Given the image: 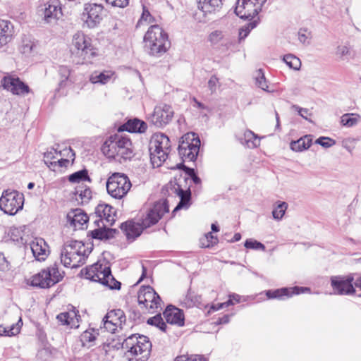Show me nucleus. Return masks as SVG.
<instances>
[{"instance_id":"obj_1","label":"nucleus","mask_w":361,"mask_h":361,"mask_svg":"<svg viewBox=\"0 0 361 361\" xmlns=\"http://www.w3.org/2000/svg\"><path fill=\"white\" fill-rule=\"evenodd\" d=\"M90 251L82 241H66L61 251V262L66 267L77 268L85 263Z\"/></svg>"},{"instance_id":"obj_2","label":"nucleus","mask_w":361,"mask_h":361,"mask_svg":"<svg viewBox=\"0 0 361 361\" xmlns=\"http://www.w3.org/2000/svg\"><path fill=\"white\" fill-rule=\"evenodd\" d=\"M102 151L109 158L130 159L133 156L130 139L119 134L111 135L103 144Z\"/></svg>"},{"instance_id":"obj_3","label":"nucleus","mask_w":361,"mask_h":361,"mask_svg":"<svg viewBox=\"0 0 361 361\" xmlns=\"http://www.w3.org/2000/svg\"><path fill=\"white\" fill-rule=\"evenodd\" d=\"M145 48L152 56L165 53L170 47L168 34L158 25H151L144 37Z\"/></svg>"},{"instance_id":"obj_4","label":"nucleus","mask_w":361,"mask_h":361,"mask_svg":"<svg viewBox=\"0 0 361 361\" xmlns=\"http://www.w3.org/2000/svg\"><path fill=\"white\" fill-rule=\"evenodd\" d=\"M171 148L170 140L164 133L154 134L149 143V155L154 167H159L166 160Z\"/></svg>"},{"instance_id":"obj_5","label":"nucleus","mask_w":361,"mask_h":361,"mask_svg":"<svg viewBox=\"0 0 361 361\" xmlns=\"http://www.w3.org/2000/svg\"><path fill=\"white\" fill-rule=\"evenodd\" d=\"M72 46L73 53L82 59L78 63H91V60L97 54V49L92 44L91 38L82 32H78L73 35Z\"/></svg>"},{"instance_id":"obj_6","label":"nucleus","mask_w":361,"mask_h":361,"mask_svg":"<svg viewBox=\"0 0 361 361\" xmlns=\"http://www.w3.org/2000/svg\"><path fill=\"white\" fill-rule=\"evenodd\" d=\"M132 184L129 178L123 173H114L106 183L109 195L115 199H122L130 190Z\"/></svg>"},{"instance_id":"obj_7","label":"nucleus","mask_w":361,"mask_h":361,"mask_svg":"<svg viewBox=\"0 0 361 361\" xmlns=\"http://www.w3.org/2000/svg\"><path fill=\"white\" fill-rule=\"evenodd\" d=\"M24 195L16 190H4L0 197V209L5 214L13 216L22 210L24 205Z\"/></svg>"},{"instance_id":"obj_8","label":"nucleus","mask_w":361,"mask_h":361,"mask_svg":"<svg viewBox=\"0 0 361 361\" xmlns=\"http://www.w3.org/2000/svg\"><path fill=\"white\" fill-rule=\"evenodd\" d=\"M181 139L178 150L183 161H195L200 151V139L195 133H186Z\"/></svg>"},{"instance_id":"obj_9","label":"nucleus","mask_w":361,"mask_h":361,"mask_svg":"<svg viewBox=\"0 0 361 361\" xmlns=\"http://www.w3.org/2000/svg\"><path fill=\"white\" fill-rule=\"evenodd\" d=\"M105 16L104 6L101 4L89 2L83 5L81 19L84 26L90 29L98 27Z\"/></svg>"},{"instance_id":"obj_10","label":"nucleus","mask_w":361,"mask_h":361,"mask_svg":"<svg viewBox=\"0 0 361 361\" xmlns=\"http://www.w3.org/2000/svg\"><path fill=\"white\" fill-rule=\"evenodd\" d=\"M169 212L167 200H160L154 202L152 207L147 209L139 219L142 226L146 229L157 224L163 216Z\"/></svg>"},{"instance_id":"obj_11","label":"nucleus","mask_w":361,"mask_h":361,"mask_svg":"<svg viewBox=\"0 0 361 361\" xmlns=\"http://www.w3.org/2000/svg\"><path fill=\"white\" fill-rule=\"evenodd\" d=\"M63 277V275L59 271L58 267L54 264L34 275L31 281V285L41 288H48L61 281Z\"/></svg>"},{"instance_id":"obj_12","label":"nucleus","mask_w":361,"mask_h":361,"mask_svg":"<svg viewBox=\"0 0 361 361\" xmlns=\"http://www.w3.org/2000/svg\"><path fill=\"white\" fill-rule=\"evenodd\" d=\"M267 0H238L234 8L235 14L241 19L252 20L262 11Z\"/></svg>"},{"instance_id":"obj_13","label":"nucleus","mask_w":361,"mask_h":361,"mask_svg":"<svg viewBox=\"0 0 361 361\" xmlns=\"http://www.w3.org/2000/svg\"><path fill=\"white\" fill-rule=\"evenodd\" d=\"M137 300L140 305H144L147 309L154 310L161 307V298L154 289L150 286H142L137 294Z\"/></svg>"},{"instance_id":"obj_14","label":"nucleus","mask_w":361,"mask_h":361,"mask_svg":"<svg viewBox=\"0 0 361 361\" xmlns=\"http://www.w3.org/2000/svg\"><path fill=\"white\" fill-rule=\"evenodd\" d=\"M354 278L352 275L333 276L331 277V286L334 293L340 295H348L355 293L353 286Z\"/></svg>"},{"instance_id":"obj_15","label":"nucleus","mask_w":361,"mask_h":361,"mask_svg":"<svg viewBox=\"0 0 361 361\" xmlns=\"http://www.w3.org/2000/svg\"><path fill=\"white\" fill-rule=\"evenodd\" d=\"M173 116V111L171 106L161 104L154 107V111L148 117V120L157 127L161 128L169 124Z\"/></svg>"},{"instance_id":"obj_16","label":"nucleus","mask_w":361,"mask_h":361,"mask_svg":"<svg viewBox=\"0 0 361 361\" xmlns=\"http://www.w3.org/2000/svg\"><path fill=\"white\" fill-rule=\"evenodd\" d=\"M310 291L309 288L294 286L292 288H281L277 289H269L260 293L265 294L267 298L269 300L276 299L279 300H283L286 298L292 297L293 295H299Z\"/></svg>"},{"instance_id":"obj_17","label":"nucleus","mask_w":361,"mask_h":361,"mask_svg":"<svg viewBox=\"0 0 361 361\" xmlns=\"http://www.w3.org/2000/svg\"><path fill=\"white\" fill-rule=\"evenodd\" d=\"M4 90L11 92L14 95H24L30 92V87L16 75H6L1 80Z\"/></svg>"},{"instance_id":"obj_18","label":"nucleus","mask_w":361,"mask_h":361,"mask_svg":"<svg viewBox=\"0 0 361 361\" xmlns=\"http://www.w3.org/2000/svg\"><path fill=\"white\" fill-rule=\"evenodd\" d=\"M107 268H110L109 262L104 259L102 262L98 261L90 267L82 269L80 274L86 279L99 283Z\"/></svg>"},{"instance_id":"obj_19","label":"nucleus","mask_w":361,"mask_h":361,"mask_svg":"<svg viewBox=\"0 0 361 361\" xmlns=\"http://www.w3.org/2000/svg\"><path fill=\"white\" fill-rule=\"evenodd\" d=\"M126 317L124 312L121 309L112 310L104 317V326L109 332L114 333L117 326L125 324Z\"/></svg>"},{"instance_id":"obj_20","label":"nucleus","mask_w":361,"mask_h":361,"mask_svg":"<svg viewBox=\"0 0 361 361\" xmlns=\"http://www.w3.org/2000/svg\"><path fill=\"white\" fill-rule=\"evenodd\" d=\"M212 46L221 51H228L233 44L234 40L221 30H214L209 35Z\"/></svg>"},{"instance_id":"obj_21","label":"nucleus","mask_w":361,"mask_h":361,"mask_svg":"<svg viewBox=\"0 0 361 361\" xmlns=\"http://www.w3.org/2000/svg\"><path fill=\"white\" fill-rule=\"evenodd\" d=\"M152 343L149 338L146 336H140V339L137 341L135 346H131L130 350H128L133 355H140V361H146L149 355L152 350Z\"/></svg>"},{"instance_id":"obj_22","label":"nucleus","mask_w":361,"mask_h":361,"mask_svg":"<svg viewBox=\"0 0 361 361\" xmlns=\"http://www.w3.org/2000/svg\"><path fill=\"white\" fill-rule=\"evenodd\" d=\"M167 187L171 190H173V192H176L180 197V202L172 212L173 214L181 209H187L189 207L191 199V192L190 190H184L178 183L176 182L173 183L171 181L169 183Z\"/></svg>"},{"instance_id":"obj_23","label":"nucleus","mask_w":361,"mask_h":361,"mask_svg":"<svg viewBox=\"0 0 361 361\" xmlns=\"http://www.w3.org/2000/svg\"><path fill=\"white\" fill-rule=\"evenodd\" d=\"M163 315L167 323L183 326L185 324V316L183 311L172 305H169L163 312Z\"/></svg>"},{"instance_id":"obj_24","label":"nucleus","mask_w":361,"mask_h":361,"mask_svg":"<svg viewBox=\"0 0 361 361\" xmlns=\"http://www.w3.org/2000/svg\"><path fill=\"white\" fill-rule=\"evenodd\" d=\"M62 16L61 4L59 0H49L44 9V20L47 23L56 21Z\"/></svg>"},{"instance_id":"obj_25","label":"nucleus","mask_w":361,"mask_h":361,"mask_svg":"<svg viewBox=\"0 0 361 361\" xmlns=\"http://www.w3.org/2000/svg\"><path fill=\"white\" fill-rule=\"evenodd\" d=\"M120 228L126 235V238L132 241L139 237L145 229L140 221L135 222L133 220L122 223L120 226Z\"/></svg>"},{"instance_id":"obj_26","label":"nucleus","mask_w":361,"mask_h":361,"mask_svg":"<svg viewBox=\"0 0 361 361\" xmlns=\"http://www.w3.org/2000/svg\"><path fill=\"white\" fill-rule=\"evenodd\" d=\"M67 220L75 230L84 229V226L88 222L89 217L83 210L77 208L72 209L67 214Z\"/></svg>"},{"instance_id":"obj_27","label":"nucleus","mask_w":361,"mask_h":361,"mask_svg":"<svg viewBox=\"0 0 361 361\" xmlns=\"http://www.w3.org/2000/svg\"><path fill=\"white\" fill-rule=\"evenodd\" d=\"M94 213L97 217L105 220L109 226H112L116 221V209L109 204H98Z\"/></svg>"},{"instance_id":"obj_28","label":"nucleus","mask_w":361,"mask_h":361,"mask_svg":"<svg viewBox=\"0 0 361 361\" xmlns=\"http://www.w3.org/2000/svg\"><path fill=\"white\" fill-rule=\"evenodd\" d=\"M30 249L35 258L38 261H44L48 255V245L41 238H36L30 244Z\"/></svg>"},{"instance_id":"obj_29","label":"nucleus","mask_w":361,"mask_h":361,"mask_svg":"<svg viewBox=\"0 0 361 361\" xmlns=\"http://www.w3.org/2000/svg\"><path fill=\"white\" fill-rule=\"evenodd\" d=\"M147 128V124L142 120L137 118L128 119L121 126V130H126L129 133H143Z\"/></svg>"},{"instance_id":"obj_30","label":"nucleus","mask_w":361,"mask_h":361,"mask_svg":"<svg viewBox=\"0 0 361 361\" xmlns=\"http://www.w3.org/2000/svg\"><path fill=\"white\" fill-rule=\"evenodd\" d=\"M223 0H198L197 6L204 15L215 13L220 11Z\"/></svg>"},{"instance_id":"obj_31","label":"nucleus","mask_w":361,"mask_h":361,"mask_svg":"<svg viewBox=\"0 0 361 361\" xmlns=\"http://www.w3.org/2000/svg\"><path fill=\"white\" fill-rule=\"evenodd\" d=\"M118 232L117 229L107 228L106 225L103 224L102 227L91 231L90 236L93 239L107 240L114 238Z\"/></svg>"},{"instance_id":"obj_32","label":"nucleus","mask_w":361,"mask_h":361,"mask_svg":"<svg viewBox=\"0 0 361 361\" xmlns=\"http://www.w3.org/2000/svg\"><path fill=\"white\" fill-rule=\"evenodd\" d=\"M13 33V24L8 20L0 19V48L11 40Z\"/></svg>"},{"instance_id":"obj_33","label":"nucleus","mask_w":361,"mask_h":361,"mask_svg":"<svg viewBox=\"0 0 361 361\" xmlns=\"http://www.w3.org/2000/svg\"><path fill=\"white\" fill-rule=\"evenodd\" d=\"M312 142V137L311 135H306L297 140L292 141L290 147L293 151L302 152L308 149Z\"/></svg>"},{"instance_id":"obj_34","label":"nucleus","mask_w":361,"mask_h":361,"mask_svg":"<svg viewBox=\"0 0 361 361\" xmlns=\"http://www.w3.org/2000/svg\"><path fill=\"white\" fill-rule=\"evenodd\" d=\"M101 284L108 287L111 290H119L121 288V282L116 280L111 274V268H107L104 273V277L99 282Z\"/></svg>"},{"instance_id":"obj_35","label":"nucleus","mask_w":361,"mask_h":361,"mask_svg":"<svg viewBox=\"0 0 361 361\" xmlns=\"http://www.w3.org/2000/svg\"><path fill=\"white\" fill-rule=\"evenodd\" d=\"M361 116L355 113H346L341 116L340 123L345 128H353L356 126L360 121Z\"/></svg>"},{"instance_id":"obj_36","label":"nucleus","mask_w":361,"mask_h":361,"mask_svg":"<svg viewBox=\"0 0 361 361\" xmlns=\"http://www.w3.org/2000/svg\"><path fill=\"white\" fill-rule=\"evenodd\" d=\"M23 325V322L21 318L16 324H13L9 326H6L4 325H0V336H16L19 334L21 326Z\"/></svg>"},{"instance_id":"obj_37","label":"nucleus","mask_w":361,"mask_h":361,"mask_svg":"<svg viewBox=\"0 0 361 361\" xmlns=\"http://www.w3.org/2000/svg\"><path fill=\"white\" fill-rule=\"evenodd\" d=\"M112 73L109 71L93 72L90 76V81L92 83L106 84L110 79Z\"/></svg>"},{"instance_id":"obj_38","label":"nucleus","mask_w":361,"mask_h":361,"mask_svg":"<svg viewBox=\"0 0 361 361\" xmlns=\"http://www.w3.org/2000/svg\"><path fill=\"white\" fill-rule=\"evenodd\" d=\"M60 75L59 87L63 88L72 82L69 78L71 75V69L67 66H60L58 70Z\"/></svg>"},{"instance_id":"obj_39","label":"nucleus","mask_w":361,"mask_h":361,"mask_svg":"<svg viewBox=\"0 0 361 361\" xmlns=\"http://www.w3.org/2000/svg\"><path fill=\"white\" fill-rule=\"evenodd\" d=\"M68 179L71 183H80V181L84 180H87L89 182L91 181V178L88 175V171L86 169H83L73 173L72 174L69 175Z\"/></svg>"},{"instance_id":"obj_40","label":"nucleus","mask_w":361,"mask_h":361,"mask_svg":"<svg viewBox=\"0 0 361 361\" xmlns=\"http://www.w3.org/2000/svg\"><path fill=\"white\" fill-rule=\"evenodd\" d=\"M244 140L245 145L249 148H255L260 145V140L257 135L250 130L245 132Z\"/></svg>"},{"instance_id":"obj_41","label":"nucleus","mask_w":361,"mask_h":361,"mask_svg":"<svg viewBox=\"0 0 361 361\" xmlns=\"http://www.w3.org/2000/svg\"><path fill=\"white\" fill-rule=\"evenodd\" d=\"M147 324L151 326H154L161 331L167 333L169 327L164 322L160 314L149 318L147 321Z\"/></svg>"},{"instance_id":"obj_42","label":"nucleus","mask_w":361,"mask_h":361,"mask_svg":"<svg viewBox=\"0 0 361 361\" xmlns=\"http://www.w3.org/2000/svg\"><path fill=\"white\" fill-rule=\"evenodd\" d=\"M255 84L256 85L262 89L264 91H267L268 92H272V90H269V86L267 85V81L264 76V73L262 69H259L256 71L255 75Z\"/></svg>"},{"instance_id":"obj_43","label":"nucleus","mask_w":361,"mask_h":361,"mask_svg":"<svg viewBox=\"0 0 361 361\" xmlns=\"http://www.w3.org/2000/svg\"><path fill=\"white\" fill-rule=\"evenodd\" d=\"M288 208V204L286 202H278L277 205L274 207L272 216L274 219L280 221L283 219Z\"/></svg>"},{"instance_id":"obj_44","label":"nucleus","mask_w":361,"mask_h":361,"mask_svg":"<svg viewBox=\"0 0 361 361\" xmlns=\"http://www.w3.org/2000/svg\"><path fill=\"white\" fill-rule=\"evenodd\" d=\"M240 296L238 294L233 293V294L229 295V299L226 302L218 303L217 305H212L211 306L210 309L214 312V311L219 310L220 309H222L224 307H226L230 305H232L234 304V302L238 303V302H240Z\"/></svg>"},{"instance_id":"obj_45","label":"nucleus","mask_w":361,"mask_h":361,"mask_svg":"<svg viewBox=\"0 0 361 361\" xmlns=\"http://www.w3.org/2000/svg\"><path fill=\"white\" fill-rule=\"evenodd\" d=\"M283 61L290 67L294 70H299L301 66V61L299 58L294 56L293 54H286L283 56Z\"/></svg>"},{"instance_id":"obj_46","label":"nucleus","mask_w":361,"mask_h":361,"mask_svg":"<svg viewBox=\"0 0 361 361\" xmlns=\"http://www.w3.org/2000/svg\"><path fill=\"white\" fill-rule=\"evenodd\" d=\"M185 302L188 307L197 305L200 303V296L189 289L185 295Z\"/></svg>"},{"instance_id":"obj_47","label":"nucleus","mask_w":361,"mask_h":361,"mask_svg":"<svg viewBox=\"0 0 361 361\" xmlns=\"http://www.w3.org/2000/svg\"><path fill=\"white\" fill-rule=\"evenodd\" d=\"M155 20L154 18L151 15L148 8L145 6H142V13L139 19L136 27L140 26L143 23H151Z\"/></svg>"},{"instance_id":"obj_48","label":"nucleus","mask_w":361,"mask_h":361,"mask_svg":"<svg viewBox=\"0 0 361 361\" xmlns=\"http://www.w3.org/2000/svg\"><path fill=\"white\" fill-rule=\"evenodd\" d=\"M257 25V20H252L246 24L239 30V39H244Z\"/></svg>"},{"instance_id":"obj_49","label":"nucleus","mask_w":361,"mask_h":361,"mask_svg":"<svg viewBox=\"0 0 361 361\" xmlns=\"http://www.w3.org/2000/svg\"><path fill=\"white\" fill-rule=\"evenodd\" d=\"M218 242V239L215 237L212 233L209 232L205 235L204 238L200 240V243L202 247H210L216 245Z\"/></svg>"},{"instance_id":"obj_50","label":"nucleus","mask_w":361,"mask_h":361,"mask_svg":"<svg viewBox=\"0 0 361 361\" xmlns=\"http://www.w3.org/2000/svg\"><path fill=\"white\" fill-rule=\"evenodd\" d=\"M82 346H85L88 343H91L96 339V334L94 329L92 331L87 330L84 331L80 337Z\"/></svg>"},{"instance_id":"obj_51","label":"nucleus","mask_w":361,"mask_h":361,"mask_svg":"<svg viewBox=\"0 0 361 361\" xmlns=\"http://www.w3.org/2000/svg\"><path fill=\"white\" fill-rule=\"evenodd\" d=\"M76 194L79 195L82 203H87L92 198V190L90 188L80 187L76 189Z\"/></svg>"},{"instance_id":"obj_52","label":"nucleus","mask_w":361,"mask_h":361,"mask_svg":"<svg viewBox=\"0 0 361 361\" xmlns=\"http://www.w3.org/2000/svg\"><path fill=\"white\" fill-rule=\"evenodd\" d=\"M141 335L132 334L129 336L122 343V348L124 349L130 350L131 346H135L137 341L140 339Z\"/></svg>"},{"instance_id":"obj_53","label":"nucleus","mask_w":361,"mask_h":361,"mask_svg":"<svg viewBox=\"0 0 361 361\" xmlns=\"http://www.w3.org/2000/svg\"><path fill=\"white\" fill-rule=\"evenodd\" d=\"M244 246L247 249H252V250H265V246L262 243L253 240V239H247L244 243Z\"/></svg>"},{"instance_id":"obj_54","label":"nucleus","mask_w":361,"mask_h":361,"mask_svg":"<svg viewBox=\"0 0 361 361\" xmlns=\"http://www.w3.org/2000/svg\"><path fill=\"white\" fill-rule=\"evenodd\" d=\"M174 361H207L202 355H183L178 356Z\"/></svg>"},{"instance_id":"obj_55","label":"nucleus","mask_w":361,"mask_h":361,"mask_svg":"<svg viewBox=\"0 0 361 361\" xmlns=\"http://www.w3.org/2000/svg\"><path fill=\"white\" fill-rule=\"evenodd\" d=\"M315 143L324 148H329L336 144V141L329 137H319L315 141Z\"/></svg>"},{"instance_id":"obj_56","label":"nucleus","mask_w":361,"mask_h":361,"mask_svg":"<svg viewBox=\"0 0 361 361\" xmlns=\"http://www.w3.org/2000/svg\"><path fill=\"white\" fill-rule=\"evenodd\" d=\"M311 32L307 29H300L298 31V39L303 44H309L311 39Z\"/></svg>"},{"instance_id":"obj_57","label":"nucleus","mask_w":361,"mask_h":361,"mask_svg":"<svg viewBox=\"0 0 361 361\" xmlns=\"http://www.w3.org/2000/svg\"><path fill=\"white\" fill-rule=\"evenodd\" d=\"M350 49L346 45L338 46L336 50V55L341 59H345L350 55Z\"/></svg>"},{"instance_id":"obj_58","label":"nucleus","mask_w":361,"mask_h":361,"mask_svg":"<svg viewBox=\"0 0 361 361\" xmlns=\"http://www.w3.org/2000/svg\"><path fill=\"white\" fill-rule=\"evenodd\" d=\"M56 149L54 147L44 153V159L45 164L49 167L50 163H54L56 157Z\"/></svg>"},{"instance_id":"obj_59","label":"nucleus","mask_w":361,"mask_h":361,"mask_svg":"<svg viewBox=\"0 0 361 361\" xmlns=\"http://www.w3.org/2000/svg\"><path fill=\"white\" fill-rule=\"evenodd\" d=\"M292 108L298 111V114L304 119L312 123V121L308 118V116L311 115V113L308 109L300 107L298 105H293Z\"/></svg>"},{"instance_id":"obj_60","label":"nucleus","mask_w":361,"mask_h":361,"mask_svg":"<svg viewBox=\"0 0 361 361\" xmlns=\"http://www.w3.org/2000/svg\"><path fill=\"white\" fill-rule=\"evenodd\" d=\"M68 164H69L68 159L61 158L60 159H58L56 161H54V163H50V165H49V168L53 171H55L56 167H59V168L66 167L68 165Z\"/></svg>"},{"instance_id":"obj_61","label":"nucleus","mask_w":361,"mask_h":361,"mask_svg":"<svg viewBox=\"0 0 361 361\" xmlns=\"http://www.w3.org/2000/svg\"><path fill=\"white\" fill-rule=\"evenodd\" d=\"M35 46V43L32 41L25 39L23 41L21 46L22 52L25 54H30L33 50Z\"/></svg>"},{"instance_id":"obj_62","label":"nucleus","mask_w":361,"mask_h":361,"mask_svg":"<svg viewBox=\"0 0 361 361\" xmlns=\"http://www.w3.org/2000/svg\"><path fill=\"white\" fill-rule=\"evenodd\" d=\"M66 312L68 314V319L71 324H73L74 319H76L77 322H78V317H80V315L78 314V311L73 306L71 305Z\"/></svg>"},{"instance_id":"obj_63","label":"nucleus","mask_w":361,"mask_h":361,"mask_svg":"<svg viewBox=\"0 0 361 361\" xmlns=\"http://www.w3.org/2000/svg\"><path fill=\"white\" fill-rule=\"evenodd\" d=\"M107 4L115 7L124 8L129 4V0H104Z\"/></svg>"},{"instance_id":"obj_64","label":"nucleus","mask_w":361,"mask_h":361,"mask_svg":"<svg viewBox=\"0 0 361 361\" xmlns=\"http://www.w3.org/2000/svg\"><path fill=\"white\" fill-rule=\"evenodd\" d=\"M219 78L216 75H212L208 81V87L212 93L216 90L219 85Z\"/></svg>"}]
</instances>
